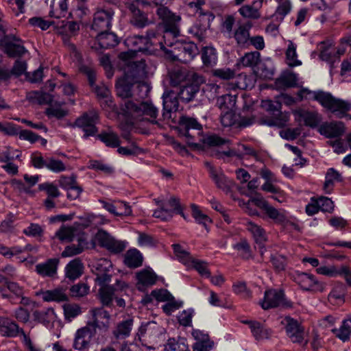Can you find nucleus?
<instances>
[{
	"label": "nucleus",
	"instance_id": "f257e3e1",
	"mask_svg": "<svg viewBox=\"0 0 351 351\" xmlns=\"http://www.w3.org/2000/svg\"><path fill=\"white\" fill-rule=\"evenodd\" d=\"M178 108V100L171 99L169 97L163 96L162 119L169 117L172 110L176 111ZM122 110L124 114L138 121H147L152 124L161 127L162 118H158V109L150 101H134L127 100L123 104Z\"/></svg>",
	"mask_w": 351,
	"mask_h": 351
},
{
	"label": "nucleus",
	"instance_id": "f03ea898",
	"mask_svg": "<svg viewBox=\"0 0 351 351\" xmlns=\"http://www.w3.org/2000/svg\"><path fill=\"white\" fill-rule=\"evenodd\" d=\"M178 123L180 134L186 137L189 146L194 147L198 146L197 143L193 142L196 138L210 147L219 146L228 142V140L217 135H210L202 138L201 136L202 125L195 118L182 116L180 117Z\"/></svg>",
	"mask_w": 351,
	"mask_h": 351
},
{
	"label": "nucleus",
	"instance_id": "7ed1b4c3",
	"mask_svg": "<svg viewBox=\"0 0 351 351\" xmlns=\"http://www.w3.org/2000/svg\"><path fill=\"white\" fill-rule=\"evenodd\" d=\"M133 55V51L121 52L119 55V59L124 62L123 77L136 83V89L139 91L145 90L144 96H146L148 88L145 83L141 82L146 75V64L143 59L139 61L132 60Z\"/></svg>",
	"mask_w": 351,
	"mask_h": 351
},
{
	"label": "nucleus",
	"instance_id": "20e7f679",
	"mask_svg": "<svg viewBox=\"0 0 351 351\" xmlns=\"http://www.w3.org/2000/svg\"><path fill=\"white\" fill-rule=\"evenodd\" d=\"M304 94L311 95V98L319 102L324 108L334 114L337 118H343L348 115L351 110V103L333 97L330 93L319 91H311L308 89L302 90Z\"/></svg>",
	"mask_w": 351,
	"mask_h": 351
},
{
	"label": "nucleus",
	"instance_id": "39448f33",
	"mask_svg": "<svg viewBox=\"0 0 351 351\" xmlns=\"http://www.w3.org/2000/svg\"><path fill=\"white\" fill-rule=\"evenodd\" d=\"M158 6L156 11L157 15L165 23V43L167 46H172L173 43L169 41V38L171 37L175 38L179 36L178 23L181 18L171 12L165 5Z\"/></svg>",
	"mask_w": 351,
	"mask_h": 351
},
{
	"label": "nucleus",
	"instance_id": "423d86ee",
	"mask_svg": "<svg viewBox=\"0 0 351 351\" xmlns=\"http://www.w3.org/2000/svg\"><path fill=\"white\" fill-rule=\"evenodd\" d=\"M158 6L156 11L157 15L165 23V43L167 46H172L173 43L169 41V38L171 37L175 38L179 36L178 23L181 18L171 12L165 5Z\"/></svg>",
	"mask_w": 351,
	"mask_h": 351
},
{
	"label": "nucleus",
	"instance_id": "0eeeda50",
	"mask_svg": "<svg viewBox=\"0 0 351 351\" xmlns=\"http://www.w3.org/2000/svg\"><path fill=\"white\" fill-rule=\"evenodd\" d=\"M114 16V10L106 6H98L93 14L92 29L97 32L109 31Z\"/></svg>",
	"mask_w": 351,
	"mask_h": 351
},
{
	"label": "nucleus",
	"instance_id": "6e6552de",
	"mask_svg": "<svg viewBox=\"0 0 351 351\" xmlns=\"http://www.w3.org/2000/svg\"><path fill=\"white\" fill-rule=\"evenodd\" d=\"M99 120L98 112L93 109L84 112L82 116L78 117L75 122V125L82 128L84 134V138L95 136L98 132V128L95 126Z\"/></svg>",
	"mask_w": 351,
	"mask_h": 351
},
{
	"label": "nucleus",
	"instance_id": "1a4fd4ad",
	"mask_svg": "<svg viewBox=\"0 0 351 351\" xmlns=\"http://www.w3.org/2000/svg\"><path fill=\"white\" fill-rule=\"evenodd\" d=\"M80 71L85 74L88 77V82L90 86L93 88L95 93L97 94V97L106 99V102L108 106H110L112 103V100L108 98L110 95V90L108 88L104 85H96V72L95 70L89 66L87 65H81L80 67Z\"/></svg>",
	"mask_w": 351,
	"mask_h": 351
},
{
	"label": "nucleus",
	"instance_id": "9d476101",
	"mask_svg": "<svg viewBox=\"0 0 351 351\" xmlns=\"http://www.w3.org/2000/svg\"><path fill=\"white\" fill-rule=\"evenodd\" d=\"M256 205L262 209L264 214L275 223L285 224L288 222L287 212L285 210H278L269 204L263 198H254L252 199Z\"/></svg>",
	"mask_w": 351,
	"mask_h": 351
},
{
	"label": "nucleus",
	"instance_id": "9b49d317",
	"mask_svg": "<svg viewBox=\"0 0 351 351\" xmlns=\"http://www.w3.org/2000/svg\"><path fill=\"white\" fill-rule=\"evenodd\" d=\"M170 83L173 86H181L182 83L197 81L204 82V77L199 74L190 72L186 69L175 68L169 71Z\"/></svg>",
	"mask_w": 351,
	"mask_h": 351
},
{
	"label": "nucleus",
	"instance_id": "f8f14e48",
	"mask_svg": "<svg viewBox=\"0 0 351 351\" xmlns=\"http://www.w3.org/2000/svg\"><path fill=\"white\" fill-rule=\"evenodd\" d=\"M0 45L10 57L21 56L27 51L22 40L12 34L5 35L1 39Z\"/></svg>",
	"mask_w": 351,
	"mask_h": 351
},
{
	"label": "nucleus",
	"instance_id": "ddd939ff",
	"mask_svg": "<svg viewBox=\"0 0 351 351\" xmlns=\"http://www.w3.org/2000/svg\"><path fill=\"white\" fill-rule=\"evenodd\" d=\"M99 285L101 287L98 291V298L103 307H111L115 292L126 286L124 282L118 280H116L115 286H110L107 285V283Z\"/></svg>",
	"mask_w": 351,
	"mask_h": 351
},
{
	"label": "nucleus",
	"instance_id": "4468645a",
	"mask_svg": "<svg viewBox=\"0 0 351 351\" xmlns=\"http://www.w3.org/2000/svg\"><path fill=\"white\" fill-rule=\"evenodd\" d=\"M112 263L106 258L97 260L93 265V271L96 275V282L98 285L108 283L111 280L112 275L110 274Z\"/></svg>",
	"mask_w": 351,
	"mask_h": 351
},
{
	"label": "nucleus",
	"instance_id": "2eb2a0df",
	"mask_svg": "<svg viewBox=\"0 0 351 351\" xmlns=\"http://www.w3.org/2000/svg\"><path fill=\"white\" fill-rule=\"evenodd\" d=\"M205 166L208 169L210 178L214 181L216 186L226 193L231 191L233 182L228 180L221 169H215L210 162H206Z\"/></svg>",
	"mask_w": 351,
	"mask_h": 351
},
{
	"label": "nucleus",
	"instance_id": "dca6fc26",
	"mask_svg": "<svg viewBox=\"0 0 351 351\" xmlns=\"http://www.w3.org/2000/svg\"><path fill=\"white\" fill-rule=\"evenodd\" d=\"M281 323L285 326L287 335L293 343H300L303 341L304 328L297 320L290 317H286Z\"/></svg>",
	"mask_w": 351,
	"mask_h": 351
},
{
	"label": "nucleus",
	"instance_id": "f3484780",
	"mask_svg": "<svg viewBox=\"0 0 351 351\" xmlns=\"http://www.w3.org/2000/svg\"><path fill=\"white\" fill-rule=\"evenodd\" d=\"M128 9L132 14L130 23L135 27L144 28L153 23V21L148 18V12L139 10L138 6L134 5H129Z\"/></svg>",
	"mask_w": 351,
	"mask_h": 351
},
{
	"label": "nucleus",
	"instance_id": "a211bd4d",
	"mask_svg": "<svg viewBox=\"0 0 351 351\" xmlns=\"http://www.w3.org/2000/svg\"><path fill=\"white\" fill-rule=\"evenodd\" d=\"M284 297V292L282 290H267L265 292L263 302H261V306L265 310L277 307L282 304Z\"/></svg>",
	"mask_w": 351,
	"mask_h": 351
},
{
	"label": "nucleus",
	"instance_id": "6ab92c4d",
	"mask_svg": "<svg viewBox=\"0 0 351 351\" xmlns=\"http://www.w3.org/2000/svg\"><path fill=\"white\" fill-rule=\"evenodd\" d=\"M319 132L327 138H337L345 132V125L341 121L325 122L320 125Z\"/></svg>",
	"mask_w": 351,
	"mask_h": 351
},
{
	"label": "nucleus",
	"instance_id": "aec40b11",
	"mask_svg": "<svg viewBox=\"0 0 351 351\" xmlns=\"http://www.w3.org/2000/svg\"><path fill=\"white\" fill-rule=\"evenodd\" d=\"M203 82H204L191 81L182 85L178 93V98L185 103L191 101L199 91V84Z\"/></svg>",
	"mask_w": 351,
	"mask_h": 351
},
{
	"label": "nucleus",
	"instance_id": "412c9836",
	"mask_svg": "<svg viewBox=\"0 0 351 351\" xmlns=\"http://www.w3.org/2000/svg\"><path fill=\"white\" fill-rule=\"evenodd\" d=\"M243 323L249 326L251 332L256 341L268 339L271 336V330L257 321L246 320Z\"/></svg>",
	"mask_w": 351,
	"mask_h": 351
},
{
	"label": "nucleus",
	"instance_id": "4be33fe9",
	"mask_svg": "<svg viewBox=\"0 0 351 351\" xmlns=\"http://www.w3.org/2000/svg\"><path fill=\"white\" fill-rule=\"evenodd\" d=\"M252 27V22L247 21L239 25L235 29L234 38L239 46L246 47L250 39V30Z\"/></svg>",
	"mask_w": 351,
	"mask_h": 351
},
{
	"label": "nucleus",
	"instance_id": "5701e85b",
	"mask_svg": "<svg viewBox=\"0 0 351 351\" xmlns=\"http://www.w3.org/2000/svg\"><path fill=\"white\" fill-rule=\"evenodd\" d=\"M0 332L2 335L9 337H16L20 333L24 335L23 329L20 328L16 322L4 317L1 321Z\"/></svg>",
	"mask_w": 351,
	"mask_h": 351
},
{
	"label": "nucleus",
	"instance_id": "b1692460",
	"mask_svg": "<svg viewBox=\"0 0 351 351\" xmlns=\"http://www.w3.org/2000/svg\"><path fill=\"white\" fill-rule=\"evenodd\" d=\"M263 0L255 1L252 5H244L239 10V14L244 18L258 19L261 17L260 9L263 5Z\"/></svg>",
	"mask_w": 351,
	"mask_h": 351
},
{
	"label": "nucleus",
	"instance_id": "393cba45",
	"mask_svg": "<svg viewBox=\"0 0 351 351\" xmlns=\"http://www.w3.org/2000/svg\"><path fill=\"white\" fill-rule=\"evenodd\" d=\"M246 228L252 234L256 243L258 245L260 254L263 256L265 252L263 243L266 241L265 230L252 221L247 222Z\"/></svg>",
	"mask_w": 351,
	"mask_h": 351
},
{
	"label": "nucleus",
	"instance_id": "a878e982",
	"mask_svg": "<svg viewBox=\"0 0 351 351\" xmlns=\"http://www.w3.org/2000/svg\"><path fill=\"white\" fill-rule=\"evenodd\" d=\"M133 324L134 319L132 317L119 322L112 332L113 335L118 339H124L128 337L130 335Z\"/></svg>",
	"mask_w": 351,
	"mask_h": 351
},
{
	"label": "nucleus",
	"instance_id": "bb28decb",
	"mask_svg": "<svg viewBox=\"0 0 351 351\" xmlns=\"http://www.w3.org/2000/svg\"><path fill=\"white\" fill-rule=\"evenodd\" d=\"M97 36V42L101 49H108L118 44L116 34L109 31H100Z\"/></svg>",
	"mask_w": 351,
	"mask_h": 351
},
{
	"label": "nucleus",
	"instance_id": "cd10ccee",
	"mask_svg": "<svg viewBox=\"0 0 351 351\" xmlns=\"http://www.w3.org/2000/svg\"><path fill=\"white\" fill-rule=\"evenodd\" d=\"M58 262V259L57 258L49 259L45 263L36 265V271L39 275L43 277H51L56 274Z\"/></svg>",
	"mask_w": 351,
	"mask_h": 351
},
{
	"label": "nucleus",
	"instance_id": "c85d7f7f",
	"mask_svg": "<svg viewBox=\"0 0 351 351\" xmlns=\"http://www.w3.org/2000/svg\"><path fill=\"white\" fill-rule=\"evenodd\" d=\"M136 278L138 289L142 290L145 287L154 285L156 282L157 276L152 271L144 269L137 273Z\"/></svg>",
	"mask_w": 351,
	"mask_h": 351
},
{
	"label": "nucleus",
	"instance_id": "c756f323",
	"mask_svg": "<svg viewBox=\"0 0 351 351\" xmlns=\"http://www.w3.org/2000/svg\"><path fill=\"white\" fill-rule=\"evenodd\" d=\"M346 293V286L342 282H337L328 295V301L334 304H343L345 302Z\"/></svg>",
	"mask_w": 351,
	"mask_h": 351
},
{
	"label": "nucleus",
	"instance_id": "7c9ffc66",
	"mask_svg": "<svg viewBox=\"0 0 351 351\" xmlns=\"http://www.w3.org/2000/svg\"><path fill=\"white\" fill-rule=\"evenodd\" d=\"M67 0H51L50 3L49 16L60 19L67 13Z\"/></svg>",
	"mask_w": 351,
	"mask_h": 351
},
{
	"label": "nucleus",
	"instance_id": "2f4dec72",
	"mask_svg": "<svg viewBox=\"0 0 351 351\" xmlns=\"http://www.w3.org/2000/svg\"><path fill=\"white\" fill-rule=\"evenodd\" d=\"M136 84L134 82L127 80L125 77L120 79L116 84L117 95L122 99H127L131 97L133 95L132 86Z\"/></svg>",
	"mask_w": 351,
	"mask_h": 351
},
{
	"label": "nucleus",
	"instance_id": "473e14b6",
	"mask_svg": "<svg viewBox=\"0 0 351 351\" xmlns=\"http://www.w3.org/2000/svg\"><path fill=\"white\" fill-rule=\"evenodd\" d=\"M297 282L300 287L306 291H313L318 289V282L314 278V276L306 273H302L298 275L296 278Z\"/></svg>",
	"mask_w": 351,
	"mask_h": 351
},
{
	"label": "nucleus",
	"instance_id": "72a5a7b5",
	"mask_svg": "<svg viewBox=\"0 0 351 351\" xmlns=\"http://www.w3.org/2000/svg\"><path fill=\"white\" fill-rule=\"evenodd\" d=\"M32 316L34 320L45 326H47L55 319V313L52 308H45L42 310H35Z\"/></svg>",
	"mask_w": 351,
	"mask_h": 351
},
{
	"label": "nucleus",
	"instance_id": "f704fd0d",
	"mask_svg": "<svg viewBox=\"0 0 351 351\" xmlns=\"http://www.w3.org/2000/svg\"><path fill=\"white\" fill-rule=\"evenodd\" d=\"M180 49L181 50L180 56H182V61L184 62L191 61L199 53V49L193 42L183 43Z\"/></svg>",
	"mask_w": 351,
	"mask_h": 351
},
{
	"label": "nucleus",
	"instance_id": "c9c22d12",
	"mask_svg": "<svg viewBox=\"0 0 351 351\" xmlns=\"http://www.w3.org/2000/svg\"><path fill=\"white\" fill-rule=\"evenodd\" d=\"M42 298L46 302H64L68 300V296L62 289H55L42 292Z\"/></svg>",
	"mask_w": 351,
	"mask_h": 351
},
{
	"label": "nucleus",
	"instance_id": "e433bc0d",
	"mask_svg": "<svg viewBox=\"0 0 351 351\" xmlns=\"http://www.w3.org/2000/svg\"><path fill=\"white\" fill-rule=\"evenodd\" d=\"M145 37L146 40H147L148 45L150 47L158 46L160 49L163 51L166 50L165 45H167L165 43L164 35L162 36L156 29H149Z\"/></svg>",
	"mask_w": 351,
	"mask_h": 351
},
{
	"label": "nucleus",
	"instance_id": "4c0bfd02",
	"mask_svg": "<svg viewBox=\"0 0 351 351\" xmlns=\"http://www.w3.org/2000/svg\"><path fill=\"white\" fill-rule=\"evenodd\" d=\"M83 265L79 259L71 261L66 267V276L70 280H75L83 273Z\"/></svg>",
	"mask_w": 351,
	"mask_h": 351
},
{
	"label": "nucleus",
	"instance_id": "58836bf2",
	"mask_svg": "<svg viewBox=\"0 0 351 351\" xmlns=\"http://www.w3.org/2000/svg\"><path fill=\"white\" fill-rule=\"evenodd\" d=\"M260 61L261 53L257 51H251L245 53V55L239 59L237 65L239 66H242L243 67L253 68L258 65Z\"/></svg>",
	"mask_w": 351,
	"mask_h": 351
},
{
	"label": "nucleus",
	"instance_id": "ea45409f",
	"mask_svg": "<svg viewBox=\"0 0 351 351\" xmlns=\"http://www.w3.org/2000/svg\"><path fill=\"white\" fill-rule=\"evenodd\" d=\"M341 174L333 168H330L328 170L326 177L325 182L324 184V190L326 193H330L333 190V187L335 182H341Z\"/></svg>",
	"mask_w": 351,
	"mask_h": 351
},
{
	"label": "nucleus",
	"instance_id": "a19ab883",
	"mask_svg": "<svg viewBox=\"0 0 351 351\" xmlns=\"http://www.w3.org/2000/svg\"><path fill=\"white\" fill-rule=\"evenodd\" d=\"M87 244L88 243L86 239L80 237L77 245L72 244L65 247L64 250L62 252V256L69 257L79 254L84 251Z\"/></svg>",
	"mask_w": 351,
	"mask_h": 351
},
{
	"label": "nucleus",
	"instance_id": "79ce46f5",
	"mask_svg": "<svg viewBox=\"0 0 351 351\" xmlns=\"http://www.w3.org/2000/svg\"><path fill=\"white\" fill-rule=\"evenodd\" d=\"M143 256L137 250H128L125 254V263L130 268H136L141 266Z\"/></svg>",
	"mask_w": 351,
	"mask_h": 351
},
{
	"label": "nucleus",
	"instance_id": "37998d69",
	"mask_svg": "<svg viewBox=\"0 0 351 351\" xmlns=\"http://www.w3.org/2000/svg\"><path fill=\"white\" fill-rule=\"evenodd\" d=\"M331 331L337 338L343 342L349 340L351 335V319H344L339 329L333 328Z\"/></svg>",
	"mask_w": 351,
	"mask_h": 351
},
{
	"label": "nucleus",
	"instance_id": "c03bdc74",
	"mask_svg": "<svg viewBox=\"0 0 351 351\" xmlns=\"http://www.w3.org/2000/svg\"><path fill=\"white\" fill-rule=\"evenodd\" d=\"M202 60L204 66L212 67L217 64L216 49L213 47H205L202 53Z\"/></svg>",
	"mask_w": 351,
	"mask_h": 351
},
{
	"label": "nucleus",
	"instance_id": "a18cd8bd",
	"mask_svg": "<svg viewBox=\"0 0 351 351\" xmlns=\"http://www.w3.org/2000/svg\"><path fill=\"white\" fill-rule=\"evenodd\" d=\"M90 313L91 314L93 320L97 324H101L107 322L108 329L109 328L110 315L104 308L103 306L90 309Z\"/></svg>",
	"mask_w": 351,
	"mask_h": 351
},
{
	"label": "nucleus",
	"instance_id": "49530a36",
	"mask_svg": "<svg viewBox=\"0 0 351 351\" xmlns=\"http://www.w3.org/2000/svg\"><path fill=\"white\" fill-rule=\"evenodd\" d=\"M127 42L129 45L136 47L135 49L132 51L134 54L135 53V51H148L151 48L148 45V41L146 40L145 36H134L132 38L128 39Z\"/></svg>",
	"mask_w": 351,
	"mask_h": 351
},
{
	"label": "nucleus",
	"instance_id": "de8ad7c7",
	"mask_svg": "<svg viewBox=\"0 0 351 351\" xmlns=\"http://www.w3.org/2000/svg\"><path fill=\"white\" fill-rule=\"evenodd\" d=\"M297 56L296 45L289 40L286 51L287 63L289 66L294 67L302 64V62L297 59Z\"/></svg>",
	"mask_w": 351,
	"mask_h": 351
},
{
	"label": "nucleus",
	"instance_id": "09e8293b",
	"mask_svg": "<svg viewBox=\"0 0 351 351\" xmlns=\"http://www.w3.org/2000/svg\"><path fill=\"white\" fill-rule=\"evenodd\" d=\"M186 339L180 338L178 340L169 339L165 345V351H189Z\"/></svg>",
	"mask_w": 351,
	"mask_h": 351
},
{
	"label": "nucleus",
	"instance_id": "8fccbe9b",
	"mask_svg": "<svg viewBox=\"0 0 351 351\" xmlns=\"http://www.w3.org/2000/svg\"><path fill=\"white\" fill-rule=\"evenodd\" d=\"M97 137L108 147H118L121 143L117 134L112 132H102L98 134Z\"/></svg>",
	"mask_w": 351,
	"mask_h": 351
},
{
	"label": "nucleus",
	"instance_id": "3c124183",
	"mask_svg": "<svg viewBox=\"0 0 351 351\" xmlns=\"http://www.w3.org/2000/svg\"><path fill=\"white\" fill-rule=\"evenodd\" d=\"M97 328L104 331L108 330V322L97 324L93 320L88 322L86 326L80 328L90 339L96 334Z\"/></svg>",
	"mask_w": 351,
	"mask_h": 351
},
{
	"label": "nucleus",
	"instance_id": "603ef678",
	"mask_svg": "<svg viewBox=\"0 0 351 351\" xmlns=\"http://www.w3.org/2000/svg\"><path fill=\"white\" fill-rule=\"evenodd\" d=\"M90 341V339L80 328L75 333L73 348L78 350H84L88 347Z\"/></svg>",
	"mask_w": 351,
	"mask_h": 351
},
{
	"label": "nucleus",
	"instance_id": "864d4df0",
	"mask_svg": "<svg viewBox=\"0 0 351 351\" xmlns=\"http://www.w3.org/2000/svg\"><path fill=\"white\" fill-rule=\"evenodd\" d=\"M235 97L231 95L226 94L219 97L217 101V106L221 112L232 110L235 105Z\"/></svg>",
	"mask_w": 351,
	"mask_h": 351
},
{
	"label": "nucleus",
	"instance_id": "5fc2aeb1",
	"mask_svg": "<svg viewBox=\"0 0 351 351\" xmlns=\"http://www.w3.org/2000/svg\"><path fill=\"white\" fill-rule=\"evenodd\" d=\"M298 77L293 72H285L276 80V83L285 87H293L297 84Z\"/></svg>",
	"mask_w": 351,
	"mask_h": 351
},
{
	"label": "nucleus",
	"instance_id": "6e6d98bb",
	"mask_svg": "<svg viewBox=\"0 0 351 351\" xmlns=\"http://www.w3.org/2000/svg\"><path fill=\"white\" fill-rule=\"evenodd\" d=\"M90 287L85 283L80 282L70 288V294L73 298H82L88 294Z\"/></svg>",
	"mask_w": 351,
	"mask_h": 351
},
{
	"label": "nucleus",
	"instance_id": "4d7b16f0",
	"mask_svg": "<svg viewBox=\"0 0 351 351\" xmlns=\"http://www.w3.org/2000/svg\"><path fill=\"white\" fill-rule=\"evenodd\" d=\"M306 125L315 128L321 121V117L317 112H304L301 114Z\"/></svg>",
	"mask_w": 351,
	"mask_h": 351
},
{
	"label": "nucleus",
	"instance_id": "13d9d810",
	"mask_svg": "<svg viewBox=\"0 0 351 351\" xmlns=\"http://www.w3.org/2000/svg\"><path fill=\"white\" fill-rule=\"evenodd\" d=\"M192 215L195 218V221L202 224L206 228L208 223H211V219L208 216L202 213L199 209L198 206L195 204H191Z\"/></svg>",
	"mask_w": 351,
	"mask_h": 351
},
{
	"label": "nucleus",
	"instance_id": "bf43d9fd",
	"mask_svg": "<svg viewBox=\"0 0 351 351\" xmlns=\"http://www.w3.org/2000/svg\"><path fill=\"white\" fill-rule=\"evenodd\" d=\"M63 308L65 318L70 321L81 313V308L75 304H65Z\"/></svg>",
	"mask_w": 351,
	"mask_h": 351
},
{
	"label": "nucleus",
	"instance_id": "052dcab7",
	"mask_svg": "<svg viewBox=\"0 0 351 351\" xmlns=\"http://www.w3.org/2000/svg\"><path fill=\"white\" fill-rule=\"evenodd\" d=\"M40 191H45L47 195V197L56 198L60 195V193L58 187L53 183L45 182L38 185Z\"/></svg>",
	"mask_w": 351,
	"mask_h": 351
},
{
	"label": "nucleus",
	"instance_id": "680f3d73",
	"mask_svg": "<svg viewBox=\"0 0 351 351\" xmlns=\"http://www.w3.org/2000/svg\"><path fill=\"white\" fill-rule=\"evenodd\" d=\"M270 261L276 271H281L285 269L287 265L286 256L281 254L271 255Z\"/></svg>",
	"mask_w": 351,
	"mask_h": 351
},
{
	"label": "nucleus",
	"instance_id": "e2e57ef3",
	"mask_svg": "<svg viewBox=\"0 0 351 351\" xmlns=\"http://www.w3.org/2000/svg\"><path fill=\"white\" fill-rule=\"evenodd\" d=\"M156 218L160 219L162 221H169L173 216V211L166 208V205L162 203L160 208L156 210L153 214Z\"/></svg>",
	"mask_w": 351,
	"mask_h": 351
},
{
	"label": "nucleus",
	"instance_id": "0e129e2a",
	"mask_svg": "<svg viewBox=\"0 0 351 351\" xmlns=\"http://www.w3.org/2000/svg\"><path fill=\"white\" fill-rule=\"evenodd\" d=\"M46 167L56 173L61 172L66 169L64 164L61 160L54 158H47Z\"/></svg>",
	"mask_w": 351,
	"mask_h": 351
},
{
	"label": "nucleus",
	"instance_id": "69168bd1",
	"mask_svg": "<svg viewBox=\"0 0 351 351\" xmlns=\"http://www.w3.org/2000/svg\"><path fill=\"white\" fill-rule=\"evenodd\" d=\"M23 252V249L19 246L8 247L0 244V254L7 258H11L13 256L18 255Z\"/></svg>",
	"mask_w": 351,
	"mask_h": 351
},
{
	"label": "nucleus",
	"instance_id": "338daca9",
	"mask_svg": "<svg viewBox=\"0 0 351 351\" xmlns=\"http://www.w3.org/2000/svg\"><path fill=\"white\" fill-rule=\"evenodd\" d=\"M89 163V168L100 171L105 174L110 175L114 172V169L111 166L104 164L101 161L90 160Z\"/></svg>",
	"mask_w": 351,
	"mask_h": 351
},
{
	"label": "nucleus",
	"instance_id": "774afa93",
	"mask_svg": "<svg viewBox=\"0 0 351 351\" xmlns=\"http://www.w3.org/2000/svg\"><path fill=\"white\" fill-rule=\"evenodd\" d=\"M56 236L61 241H72L74 237V229L71 227L63 226L56 232Z\"/></svg>",
	"mask_w": 351,
	"mask_h": 351
}]
</instances>
